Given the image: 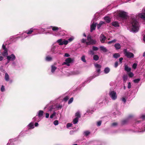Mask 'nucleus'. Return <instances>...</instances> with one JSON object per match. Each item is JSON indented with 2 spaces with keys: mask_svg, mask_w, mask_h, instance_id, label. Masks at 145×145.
Instances as JSON below:
<instances>
[{
  "mask_svg": "<svg viewBox=\"0 0 145 145\" xmlns=\"http://www.w3.org/2000/svg\"><path fill=\"white\" fill-rule=\"evenodd\" d=\"M114 47L116 50H118L120 48L121 45L119 43H116L114 45Z\"/></svg>",
  "mask_w": 145,
  "mask_h": 145,
  "instance_id": "nucleus-32",
  "label": "nucleus"
},
{
  "mask_svg": "<svg viewBox=\"0 0 145 145\" xmlns=\"http://www.w3.org/2000/svg\"><path fill=\"white\" fill-rule=\"evenodd\" d=\"M109 95L113 100H115L117 99V93L114 91L110 90L109 92Z\"/></svg>",
  "mask_w": 145,
  "mask_h": 145,
  "instance_id": "nucleus-8",
  "label": "nucleus"
},
{
  "mask_svg": "<svg viewBox=\"0 0 145 145\" xmlns=\"http://www.w3.org/2000/svg\"><path fill=\"white\" fill-rule=\"evenodd\" d=\"M50 28H52V30L54 31V33H53V35H54V34L55 33H57L59 31L61 30V28L58 27L56 26H50L47 27L46 29H49Z\"/></svg>",
  "mask_w": 145,
  "mask_h": 145,
  "instance_id": "nucleus-9",
  "label": "nucleus"
},
{
  "mask_svg": "<svg viewBox=\"0 0 145 145\" xmlns=\"http://www.w3.org/2000/svg\"><path fill=\"white\" fill-rule=\"evenodd\" d=\"M78 119H79L78 118H74L73 121V123L74 124H76L78 121Z\"/></svg>",
  "mask_w": 145,
  "mask_h": 145,
  "instance_id": "nucleus-36",
  "label": "nucleus"
},
{
  "mask_svg": "<svg viewBox=\"0 0 145 145\" xmlns=\"http://www.w3.org/2000/svg\"><path fill=\"white\" fill-rule=\"evenodd\" d=\"M88 53L89 55H93L94 54V52L93 50H90L88 51Z\"/></svg>",
  "mask_w": 145,
  "mask_h": 145,
  "instance_id": "nucleus-45",
  "label": "nucleus"
},
{
  "mask_svg": "<svg viewBox=\"0 0 145 145\" xmlns=\"http://www.w3.org/2000/svg\"><path fill=\"white\" fill-rule=\"evenodd\" d=\"M5 57L8 58L9 60H10L11 61H14L16 58V57L15 55L13 54H12L8 55H7Z\"/></svg>",
  "mask_w": 145,
  "mask_h": 145,
  "instance_id": "nucleus-16",
  "label": "nucleus"
},
{
  "mask_svg": "<svg viewBox=\"0 0 145 145\" xmlns=\"http://www.w3.org/2000/svg\"><path fill=\"white\" fill-rule=\"evenodd\" d=\"M87 40L88 42H86L87 45H89L90 44H94L96 43V40L93 39L90 35H88L87 36Z\"/></svg>",
  "mask_w": 145,
  "mask_h": 145,
  "instance_id": "nucleus-6",
  "label": "nucleus"
},
{
  "mask_svg": "<svg viewBox=\"0 0 145 145\" xmlns=\"http://www.w3.org/2000/svg\"><path fill=\"white\" fill-rule=\"evenodd\" d=\"M0 90L2 92H4L5 91V86L3 85H2L0 88Z\"/></svg>",
  "mask_w": 145,
  "mask_h": 145,
  "instance_id": "nucleus-39",
  "label": "nucleus"
},
{
  "mask_svg": "<svg viewBox=\"0 0 145 145\" xmlns=\"http://www.w3.org/2000/svg\"><path fill=\"white\" fill-rule=\"evenodd\" d=\"M138 18L141 19L145 24V7L143 8L141 12L136 15L131 14L128 17V20L131 24V32L136 33L138 31L140 27L139 23L137 20Z\"/></svg>",
  "mask_w": 145,
  "mask_h": 145,
  "instance_id": "nucleus-1",
  "label": "nucleus"
},
{
  "mask_svg": "<svg viewBox=\"0 0 145 145\" xmlns=\"http://www.w3.org/2000/svg\"><path fill=\"white\" fill-rule=\"evenodd\" d=\"M73 97L71 98L69 100V101H68V104H70L73 101Z\"/></svg>",
  "mask_w": 145,
  "mask_h": 145,
  "instance_id": "nucleus-51",
  "label": "nucleus"
},
{
  "mask_svg": "<svg viewBox=\"0 0 145 145\" xmlns=\"http://www.w3.org/2000/svg\"><path fill=\"white\" fill-rule=\"evenodd\" d=\"M6 44L5 42L3 44L1 49L0 50V53L2 54V55L5 57L8 55V50L6 46Z\"/></svg>",
  "mask_w": 145,
  "mask_h": 145,
  "instance_id": "nucleus-2",
  "label": "nucleus"
},
{
  "mask_svg": "<svg viewBox=\"0 0 145 145\" xmlns=\"http://www.w3.org/2000/svg\"><path fill=\"white\" fill-rule=\"evenodd\" d=\"M72 125V124L71 123H68L67 124V128H68L69 127H71Z\"/></svg>",
  "mask_w": 145,
  "mask_h": 145,
  "instance_id": "nucleus-54",
  "label": "nucleus"
},
{
  "mask_svg": "<svg viewBox=\"0 0 145 145\" xmlns=\"http://www.w3.org/2000/svg\"><path fill=\"white\" fill-rule=\"evenodd\" d=\"M6 59H7V62L5 63V65H7L8 64V63H9L10 62V61H11L10 60H8L9 59L8 58H7V57H6Z\"/></svg>",
  "mask_w": 145,
  "mask_h": 145,
  "instance_id": "nucleus-59",
  "label": "nucleus"
},
{
  "mask_svg": "<svg viewBox=\"0 0 145 145\" xmlns=\"http://www.w3.org/2000/svg\"><path fill=\"white\" fill-rule=\"evenodd\" d=\"M74 39V37H71L69 38L67 40L68 41V42H71Z\"/></svg>",
  "mask_w": 145,
  "mask_h": 145,
  "instance_id": "nucleus-42",
  "label": "nucleus"
},
{
  "mask_svg": "<svg viewBox=\"0 0 145 145\" xmlns=\"http://www.w3.org/2000/svg\"><path fill=\"white\" fill-rule=\"evenodd\" d=\"M111 24L112 26L115 27H118L119 26L118 22L116 21L113 22Z\"/></svg>",
  "mask_w": 145,
  "mask_h": 145,
  "instance_id": "nucleus-26",
  "label": "nucleus"
},
{
  "mask_svg": "<svg viewBox=\"0 0 145 145\" xmlns=\"http://www.w3.org/2000/svg\"><path fill=\"white\" fill-rule=\"evenodd\" d=\"M101 121H98L97 123V125L98 126H99L101 125Z\"/></svg>",
  "mask_w": 145,
  "mask_h": 145,
  "instance_id": "nucleus-61",
  "label": "nucleus"
},
{
  "mask_svg": "<svg viewBox=\"0 0 145 145\" xmlns=\"http://www.w3.org/2000/svg\"><path fill=\"white\" fill-rule=\"evenodd\" d=\"M99 59V57L97 55H94L93 57V59L95 61H97Z\"/></svg>",
  "mask_w": 145,
  "mask_h": 145,
  "instance_id": "nucleus-40",
  "label": "nucleus"
},
{
  "mask_svg": "<svg viewBox=\"0 0 145 145\" xmlns=\"http://www.w3.org/2000/svg\"><path fill=\"white\" fill-rule=\"evenodd\" d=\"M137 64H136L135 63H134L133 64V65L132 66V67H133V68L134 69H136L137 67Z\"/></svg>",
  "mask_w": 145,
  "mask_h": 145,
  "instance_id": "nucleus-57",
  "label": "nucleus"
},
{
  "mask_svg": "<svg viewBox=\"0 0 145 145\" xmlns=\"http://www.w3.org/2000/svg\"><path fill=\"white\" fill-rule=\"evenodd\" d=\"M81 60L84 62H86V60L85 59V57L84 55H83L81 58Z\"/></svg>",
  "mask_w": 145,
  "mask_h": 145,
  "instance_id": "nucleus-46",
  "label": "nucleus"
},
{
  "mask_svg": "<svg viewBox=\"0 0 145 145\" xmlns=\"http://www.w3.org/2000/svg\"><path fill=\"white\" fill-rule=\"evenodd\" d=\"M128 74L130 77H132L134 76V74L131 72H128Z\"/></svg>",
  "mask_w": 145,
  "mask_h": 145,
  "instance_id": "nucleus-44",
  "label": "nucleus"
},
{
  "mask_svg": "<svg viewBox=\"0 0 145 145\" xmlns=\"http://www.w3.org/2000/svg\"><path fill=\"white\" fill-rule=\"evenodd\" d=\"M101 100V99H100L98 100L96 103L97 104L98 103V106L99 107H101L103 105V101L99 103Z\"/></svg>",
  "mask_w": 145,
  "mask_h": 145,
  "instance_id": "nucleus-29",
  "label": "nucleus"
},
{
  "mask_svg": "<svg viewBox=\"0 0 145 145\" xmlns=\"http://www.w3.org/2000/svg\"><path fill=\"white\" fill-rule=\"evenodd\" d=\"M106 37L103 34H101L100 35V40L101 43H103L105 42L106 40Z\"/></svg>",
  "mask_w": 145,
  "mask_h": 145,
  "instance_id": "nucleus-19",
  "label": "nucleus"
},
{
  "mask_svg": "<svg viewBox=\"0 0 145 145\" xmlns=\"http://www.w3.org/2000/svg\"><path fill=\"white\" fill-rule=\"evenodd\" d=\"M118 123L116 122H114L112 123V125L113 127H115L117 125Z\"/></svg>",
  "mask_w": 145,
  "mask_h": 145,
  "instance_id": "nucleus-58",
  "label": "nucleus"
},
{
  "mask_svg": "<svg viewBox=\"0 0 145 145\" xmlns=\"http://www.w3.org/2000/svg\"><path fill=\"white\" fill-rule=\"evenodd\" d=\"M11 67L13 68H16L18 67L17 63L14 61L11 62Z\"/></svg>",
  "mask_w": 145,
  "mask_h": 145,
  "instance_id": "nucleus-24",
  "label": "nucleus"
},
{
  "mask_svg": "<svg viewBox=\"0 0 145 145\" xmlns=\"http://www.w3.org/2000/svg\"><path fill=\"white\" fill-rule=\"evenodd\" d=\"M125 70L128 72L131 71V68L129 67L127 65H125Z\"/></svg>",
  "mask_w": 145,
  "mask_h": 145,
  "instance_id": "nucleus-34",
  "label": "nucleus"
},
{
  "mask_svg": "<svg viewBox=\"0 0 145 145\" xmlns=\"http://www.w3.org/2000/svg\"><path fill=\"white\" fill-rule=\"evenodd\" d=\"M80 72L78 71H74L69 73V74L68 75L69 76L71 75H76L79 74L80 73Z\"/></svg>",
  "mask_w": 145,
  "mask_h": 145,
  "instance_id": "nucleus-27",
  "label": "nucleus"
},
{
  "mask_svg": "<svg viewBox=\"0 0 145 145\" xmlns=\"http://www.w3.org/2000/svg\"><path fill=\"white\" fill-rule=\"evenodd\" d=\"M113 56L115 58H117L120 56V55L119 53H115L114 54Z\"/></svg>",
  "mask_w": 145,
  "mask_h": 145,
  "instance_id": "nucleus-37",
  "label": "nucleus"
},
{
  "mask_svg": "<svg viewBox=\"0 0 145 145\" xmlns=\"http://www.w3.org/2000/svg\"><path fill=\"white\" fill-rule=\"evenodd\" d=\"M116 39H114L112 40L109 41L108 43V44H110L113 43H114L116 42Z\"/></svg>",
  "mask_w": 145,
  "mask_h": 145,
  "instance_id": "nucleus-52",
  "label": "nucleus"
},
{
  "mask_svg": "<svg viewBox=\"0 0 145 145\" xmlns=\"http://www.w3.org/2000/svg\"><path fill=\"white\" fill-rule=\"evenodd\" d=\"M99 47L100 50L103 51L104 52H106L108 51V50L106 48L103 46H101Z\"/></svg>",
  "mask_w": 145,
  "mask_h": 145,
  "instance_id": "nucleus-28",
  "label": "nucleus"
},
{
  "mask_svg": "<svg viewBox=\"0 0 145 145\" xmlns=\"http://www.w3.org/2000/svg\"><path fill=\"white\" fill-rule=\"evenodd\" d=\"M140 80V78H137L134 80L133 81L135 83H138Z\"/></svg>",
  "mask_w": 145,
  "mask_h": 145,
  "instance_id": "nucleus-48",
  "label": "nucleus"
},
{
  "mask_svg": "<svg viewBox=\"0 0 145 145\" xmlns=\"http://www.w3.org/2000/svg\"><path fill=\"white\" fill-rule=\"evenodd\" d=\"M123 78L124 81L125 82L127 79V75H124L123 76Z\"/></svg>",
  "mask_w": 145,
  "mask_h": 145,
  "instance_id": "nucleus-49",
  "label": "nucleus"
},
{
  "mask_svg": "<svg viewBox=\"0 0 145 145\" xmlns=\"http://www.w3.org/2000/svg\"><path fill=\"white\" fill-rule=\"evenodd\" d=\"M110 71V69L108 67H106L104 69V72L105 74H108Z\"/></svg>",
  "mask_w": 145,
  "mask_h": 145,
  "instance_id": "nucleus-30",
  "label": "nucleus"
},
{
  "mask_svg": "<svg viewBox=\"0 0 145 145\" xmlns=\"http://www.w3.org/2000/svg\"><path fill=\"white\" fill-rule=\"evenodd\" d=\"M56 114V112H54L50 116V118H52L53 117L55 116Z\"/></svg>",
  "mask_w": 145,
  "mask_h": 145,
  "instance_id": "nucleus-55",
  "label": "nucleus"
},
{
  "mask_svg": "<svg viewBox=\"0 0 145 145\" xmlns=\"http://www.w3.org/2000/svg\"><path fill=\"white\" fill-rule=\"evenodd\" d=\"M118 15L120 17L123 19H126L127 18V13L123 11H119L118 12Z\"/></svg>",
  "mask_w": 145,
  "mask_h": 145,
  "instance_id": "nucleus-12",
  "label": "nucleus"
},
{
  "mask_svg": "<svg viewBox=\"0 0 145 145\" xmlns=\"http://www.w3.org/2000/svg\"><path fill=\"white\" fill-rule=\"evenodd\" d=\"M140 118L143 120H145V114H142L140 116Z\"/></svg>",
  "mask_w": 145,
  "mask_h": 145,
  "instance_id": "nucleus-47",
  "label": "nucleus"
},
{
  "mask_svg": "<svg viewBox=\"0 0 145 145\" xmlns=\"http://www.w3.org/2000/svg\"><path fill=\"white\" fill-rule=\"evenodd\" d=\"M94 19L92 20L91 21L92 24L90 25V32H92L93 30H95L97 23L95 22L94 21Z\"/></svg>",
  "mask_w": 145,
  "mask_h": 145,
  "instance_id": "nucleus-14",
  "label": "nucleus"
},
{
  "mask_svg": "<svg viewBox=\"0 0 145 145\" xmlns=\"http://www.w3.org/2000/svg\"><path fill=\"white\" fill-rule=\"evenodd\" d=\"M58 124V121L57 120H56L54 121V124L55 125H57Z\"/></svg>",
  "mask_w": 145,
  "mask_h": 145,
  "instance_id": "nucleus-53",
  "label": "nucleus"
},
{
  "mask_svg": "<svg viewBox=\"0 0 145 145\" xmlns=\"http://www.w3.org/2000/svg\"><path fill=\"white\" fill-rule=\"evenodd\" d=\"M64 56L65 57H68L70 56V55L68 53H65Z\"/></svg>",
  "mask_w": 145,
  "mask_h": 145,
  "instance_id": "nucleus-63",
  "label": "nucleus"
},
{
  "mask_svg": "<svg viewBox=\"0 0 145 145\" xmlns=\"http://www.w3.org/2000/svg\"><path fill=\"white\" fill-rule=\"evenodd\" d=\"M121 100L124 103H125L126 102V99L124 97L122 98Z\"/></svg>",
  "mask_w": 145,
  "mask_h": 145,
  "instance_id": "nucleus-60",
  "label": "nucleus"
},
{
  "mask_svg": "<svg viewBox=\"0 0 145 145\" xmlns=\"http://www.w3.org/2000/svg\"><path fill=\"white\" fill-rule=\"evenodd\" d=\"M36 30H38L36 28H31L30 29L26 30L25 31V33L27 35H30L32 34L34 31Z\"/></svg>",
  "mask_w": 145,
  "mask_h": 145,
  "instance_id": "nucleus-18",
  "label": "nucleus"
},
{
  "mask_svg": "<svg viewBox=\"0 0 145 145\" xmlns=\"http://www.w3.org/2000/svg\"><path fill=\"white\" fill-rule=\"evenodd\" d=\"M90 134V132L88 131H86L84 133V134L85 136H88Z\"/></svg>",
  "mask_w": 145,
  "mask_h": 145,
  "instance_id": "nucleus-43",
  "label": "nucleus"
},
{
  "mask_svg": "<svg viewBox=\"0 0 145 145\" xmlns=\"http://www.w3.org/2000/svg\"><path fill=\"white\" fill-rule=\"evenodd\" d=\"M132 116H129L127 119H124L121 122V124L122 125H124L128 123L129 121V118L131 117Z\"/></svg>",
  "mask_w": 145,
  "mask_h": 145,
  "instance_id": "nucleus-20",
  "label": "nucleus"
},
{
  "mask_svg": "<svg viewBox=\"0 0 145 145\" xmlns=\"http://www.w3.org/2000/svg\"><path fill=\"white\" fill-rule=\"evenodd\" d=\"M59 46L58 45L53 44L52 46L51 51L54 54H56L59 51Z\"/></svg>",
  "mask_w": 145,
  "mask_h": 145,
  "instance_id": "nucleus-7",
  "label": "nucleus"
},
{
  "mask_svg": "<svg viewBox=\"0 0 145 145\" xmlns=\"http://www.w3.org/2000/svg\"><path fill=\"white\" fill-rule=\"evenodd\" d=\"M4 79L6 81H9V83H11L12 82V80H10L9 75L7 73H5Z\"/></svg>",
  "mask_w": 145,
  "mask_h": 145,
  "instance_id": "nucleus-17",
  "label": "nucleus"
},
{
  "mask_svg": "<svg viewBox=\"0 0 145 145\" xmlns=\"http://www.w3.org/2000/svg\"><path fill=\"white\" fill-rule=\"evenodd\" d=\"M105 24V23L104 22L101 21L98 24H97V28L98 29H99L103 25Z\"/></svg>",
  "mask_w": 145,
  "mask_h": 145,
  "instance_id": "nucleus-25",
  "label": "nucleus"
},
{
  "mask_svg": "<svg viewBox=\"0 0 145 145\" xmlns=\"http://www.w3.org/2000/svg\"><path fill=\"white\" fill-rule=\"evenodd\" d=\"M66 31L61 30L59 31L57 33H55L54 34V35L56 36H62L66 34Z\"/></svg>",
  "mask_w": 145,
  "mask_h": 145,
  "instance_id": "nucleus-15",
  "label": "nucleus"
},
{
  "mask_svg": "<svg viewBox=\"0 0 145 145\" xmlns=\"http://www.w3.org/2000/svg\"><path fill=\"white\" fill-rule=\"evenodd\" d=\"M56 42L60 46H61L63 44L67 45L68 43V41L61 39L57 40Z\"/></svg>",
  "mask_w": 145,
  "mask_h": 145,
  "instance_id": "nucleus-13",
  "label": "nucleus"
},
{
  "mask_svg": "<svg viewBox=\"0 0 145 145\" xmlns=\"http://www.w3.org/2000/svg\"><path fill=\"white\" fill-rule=\"evenodd\" d=\"M43 113L44 112L42 110H39L38 112L37 115L33 118L34 121L37 122L40 121L41 120L40 117L42 116Z\"/></svg>",
  "mask_w": 145,
  "mask_h": 145,
  "instance_id": "nucleus-3",
  "label": "nucleus"
},
{
  "mask_svg": "<svg viewBox=\"0 0 145 145\" xmlns=\"http://www.w3.org/2000/svg\"><path fill=\"white\" fill-rule=\"evenodd\" d=\"M131 83L130 82H129L128 83L127 88H128L130 89L131 88Z\"/></svg>",
  "mask_w": 145,
  "mask_h": 145,
  "instance_id": "nucleus-62",
  "label": "nucleus"
},
{
  "mask_svg": "<svg viewBox=\"0 0 145 145\" xmlns=\"http://www.w3.org/2000/svg\"><path fill=\"white\" fill-rule=\"evenodd\" d=\"M123 53L128 58H133L134 57L133 54L131 52H128L127 49H124Z\"/></svg>",
  "mask_w": 145,
  "mask_h": 145,
  "instance_id": "nucleus-11",
  "label": "nucleus"
},
{
  "mask_svg": "<svg viewBox=\"0 0 145 145\" xmlns=\"http://www.w3.org/2000/svg\"><path fill=\"white\" fill-rule=\"evenodd\" d=\"M27 128H28V130L33 129L34 128V122H31L27 126Z\"/></svg>",
  "mask_w": 145,
  "mask_h": 145,
  "instance_id": "nucleus-22",
  "label": "nucleus"
},
{
  "mask_svg": "<svg viewBox=\"0 0 145 145\" xmlns=\"http://www.w3.org/2000/svg\"><path fill=\"white\" fill-rule=\"evenodd\" d=\"M114 113L115 114H117V115H119L120 114V112L118 111H117V112H114Z\"/></svg>",
  "mask_w": 145,
  "mask_h": 145,
  "instance_id": "nucleus-64",
  "label": "nucleus"
},
{
  "mask_svg": "<svg viewBox=\"0 0 145 145\" xmlns=\"http://www.w3.org/2000/svg\"><path fill=\"white\" fill-rule=\"evenodd\" d=\"M69 98V97L68 96H66L64 98L63 100L65 101H66L68 100Z\"/></svg>",
  "mask_w": 145,
  "mask_h": 145,
  "instance_id": "nucleus-56",
  "label": "nucleus"
},
{
  "mask_svg": "<svg viewBox=\"0 0 145 145\" xmlns=\"http://www.w3.org/2000/svg\"><path fill=\"white\" fill-rule=\"evenodd\" d=\"M75 116L76 118H79L80 117V113L79 111L77 112L75 114Z\"/></svg>",
  "mask_w": 145,
  "mask_h": 145,
  "instance_id": "nucleus-38",
  "label": "nucleus"
},
{
  "mask_svg": "<svg viewBox=\"0 0 145 145\" xmlns=\"http://www.w3.org/2000/svg\"><path fill=\"white\" fill-rule=\"evenodd\" d=\"M29 36L27 35V34L25 33V31L21 34V35L19 37V38H21L23 40Z\"/></svg>",
  "mask_w": 145,
  "mask_h": 145,
  "instance_id": "nucleus-23",
  "label": "nucleus"
},
{
  "mask_svg": "<svg viewBox=\"0 0 145 145\" xmlns=\"http://www.w3.org/2000/svg\"><path fill=\"white\" fill-rule=\"evenodd\" d=\"M94 110H91V111H90V110H88L85 114L86 115H90L92 114V112H94Z\"/></svg>",
  "mask_w": 145,
  "mask_h": 145,
  "instance_id": "nucleus-35",
  "label": "nucleus"
},
{
  "mask_svg": "<svg viewBox=\"0 0 145 145\" xmlns=\"http://www.w3.org/2000/svg\"><path fill=\"white\" fill-rule=\"evenodd\" d=\"M100 72H97L96 71V72L94 74L93 76L88 78L87 79V81H85V82L83 83L82 84V86H84L85 84L89 82L97 76H99V75Z\"/></svg>",
  "mask_w": 145,
  "mask_h": 145,
  "instance_id": "nucleus-5",
  "label": "nucleus"
},
{
  "mask_svg": "<svg viewBox=\"0 0 145 145\" xmlns=\"http://www.w3.org/2000/svg\"><path fill=\"white\" fill-rule=\"evenodd\" d=\"M104 20H105L106 22L107 23H109L110 22L111 20L110 18L106 16L104 18Z\"/></svg>",
  "mask_w": 145,
  "mask_h": 145,
  "instance_id": "nucleus-33",
  "label": "nucleus"
},
{
  "mask_svg": "<svg viewBox=\"0 0 145 145\" xmlns=\"http://www.w3.org/2000/svg\"><path fill=\"white\" fill-rule=\"evenodd\" d=\"M98 48L96 46H93L92 48V50L93 51H96L98 50Z\"/></svg>",
  "mask_w": 145,
  "mask_h": 145,
  "instance_id": "nucleus-50",
  "label": "nucleus"
},
{
  "mask_svg": "<svg viewBox=\"0 0 145 145\" xmlns=\"http://www.w3.org/2000/svg\"><path fill=\"white\" fill-rule=\"evenodd\" d=\"M52 58L50 56H48L46 57V60L47 61H50L52 60Z\"/></svg>",
  "mask_w": 145,
  "mask_h": 145,
  "instance_id": "nucleus-41",
  "label": "nucleus"
},
{
  "mask_svg": "<svg viewBox=\"0 0 145 145\" xmlns=\"http://www.w3.org/2000/svg\"><path fill=\"white\" fill-rule=\"evenodd\" d=\"M63 105L62 104L57 103L55 105L51 106L49 108L48 111V112L53 111V109H56L57 110H59L61 109Z\"/></svg>",
  "mask_w": 145,
  "mask_h": 145,
  "instance_id": "nucleus-4",
  "label": "nucleus"
},
{
  "mask_svg": "<svg viewBox=\"0 0 145 145\" xmlns=\"http://www.w3.org/2000/svg\"><path fill=\"white\" fill-rule=\"evenodd\" d=\"M73 62V59L70 57L67 58L65 60L62 65H66L68 66H69L70 64L72 63Z\"/></svg>",
  "mask_w": 145,
  "mask_h": 145,
  "instance_id": "nucleus-10",
  "label": "nucleus"
},
{
  "mask_svg": "<svg viewBox=\"0 0 145 145\" xmlns=\"http://www.w3.org/2000/svg\"><path fill=\"white\" fill-rule=\"evenodd\" d=\"M51 72L52 73H54L55 70L57 69V67L54 65H52L51 66Z\"/></svg>",
  "mask_w": 145,
  "mask_h": 145,
  "instance_id": "nucleus-31",
  "label": "nucleus"
},
{
  "mask_svg": "<svg viewBox=\"0 0 145 145\" xmlns=\"http://www.w3.org/2000/svg\"><path fill=\"white\" fill-rule=\"evenodd\" d=\"M94 66L96 69V71L97 72H100V69L101 67V65L97 63H95L94 64Z\"/></svg>",
  "mask_w": 145,
  "mask_h": 145,
  "instance_id": "nucleus-21",
  "label": "nucleus"
}]
</instances>
